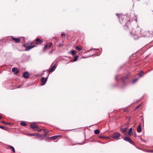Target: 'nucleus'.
Wrapping results in <instances>:
<instances>
[{"mask_svg": "<svg viewBox=\"0 0 153 153\" xmlns=\"http://www.w3.org/2000/svg\"><path fill=\"white\" fill-rule=\"evenodd\" d=\"M11 39L17 43H19L20 42L21 39L19 38H16L13 37H12Z\"/></svg>", "mask_w": 153, "mask_h": 153, "instance_id": "f8f14e48", "label": "nucleus"}, {"mask_svg": "<svg viewBox=\"0 0 153 153\" xmlns=\"http://www.w3.org/2000/svg\"><path fill=\"white\" fill-rule=\"evenodd\" d=\"M20 124L24 126H27V124L24 122H22L20 123Z\"/></svg>", "mask_w": 153, "mask_h": 153, "instance_id": "bb28decb", "label": "nucleus"}, {"mask_svg": "<svg viewBox=\"0 0 153 153\" xmlns=\"http://www.w3.org/2000/svg\"><path fill=\"white\" fill-rule=\"evenodd\" d=\"M53 44L51 42L49 43H48L47 45H45L43 50H45L47 49L48 46H49V48H50L53 45Z\"/></svg>", "mask_w": 153, "mask_h": 153, "instance_id": "6e6552de", "label": "nucleus"}, {"mask_svg": "<svg viewBox=\"0 0 153 153\" xmlns=\"http://www.w3.org/2000/svg\"><path fill=\"white\" fill-rule=\"evenodd\" d=\"M48 48H49V46H48V48H47V49H48Z\"/></svg>", "mask_w": 153, "mask_h": 153, "instance_id": "79ce46f5", "label": "nucleus"}, {"mask_svg": "<svg viewBox=\"0 0 153 153\" xmlns=\"http://www.w3.org/2000/svg\"><path fill=\"white\" fill-rule=\"evenodd\" d=\"M35 45H33L30 46H27L26 47L25 50L26 51H28L29 50H30V49H32V48L35 47Z\"/></svg>", "mask_w": 153, "mask_h": 153, "instance_id": "ddd939ff", "label": "nucleus"}, {"mask_svg": "<svg viewBox=\"0 0 153 153\" xmlns=\"http://www.w3.org/2000/svg\"><path fill=\"white\" fill-rule=\"evenodd\" d=\"M71 53L73 55H74L76 54V52L75 50H72L71 51Z\"/></svg>", "mask_w": 153, "mask_h": 153, "instance_id": "b1692460", "label": "nucleus"}, {"mask_svg": "<svg viewBox=\"0 0 153 153\" xmlns=\"http://www.w3.org/2000/svg\"><path fill=\"white\" fill-rule=\"evenodd\" d=\"M130 33L131 35L132 36H137V39L138 37H139L138 36V34L137 33H136V31L134 29H132L131 30H130Z\"/></svg>", "mask_w": 153, "mask_h": 153, "instance_id": "f03ea898", "label": "nucleus"}, {"mask_svg": "<svg viewBox=\"0 0 153 153\" xmlns=\"http://www.w3.org/2000/svg\"><path fill=\"white\" fill-rule=\"evenodd\" d=\"M22 87V86L21 85H19L18 86V88H19Z\"/></svg>", "mask_w": 153, "mask_h": 153, "instance_id": "4c0bfd02", "label": "nucleus"}, {"mask_svg": "<svg viewBox=\"0 0 153 153\" xmlns=\"http://www.w3.org/2000/svg\"><path fill=\"white\" fill-rule=\"evenodd\" d=\"M38 128L37 129V131L38 132H39V131H42V129H39V130H38Z\"/></svg>", "mask_w": 153, "mask_h": 153, "instance_id": "c9c22d12", "label": "nucleus"}, {"mask_svg": "<svg viewBox=\"0 0 153 153\" xmlns=\"http://www.w3.org/2000/svg\"><path fill=\"white\" fill-rule=\"evenodd\" d=\"M33 42H34V44L36 45L41 44L42 43L43 41L41 40L39 38H37L34 40Z\"/></svg>", "mask_w": 153, "mask_h": 153, "instance_id": "7ed1b4c3", "label": "nucleus"}, {"mask_svg": "<svg viewBox=\"0 0 153 153\" xmlns=\"http://www.w3.org/2000/svg\"><path fill=\"white\" fill-rule=\"evenodd\" d=\"M59 136H58V135L55 136H53V137H49V139L50 140H52H52H55L56 138H57V137H59Z\"/></svg>", "mask_w": 153, "mask_h": 153, "instance_id": "f3484780", "label": "nucleus"}, {"mask_svg": "<svg viewBox=\"0 0 153 153\" xmlns=\"http://www.w3.org/2000/svg\"><path fill=\"white\" fill-rule=\"evenodd\" d=\"M33 43H34V42H31V43H30V44H31V45H32Z\"/></svg>", "mask_w": 153, "mask_h": 153, "instance_id": "ea45409f", "label": "nucleus"}, {"mask_svg": "<svg viewBox=\"0 0 153 153\" xmlns=\"http://www.w3.org/2000/svg\"><path fill=\"white\" fill-rule=\"evenodd\" d=\"M138 1H139V0H138Z\"/></svg>", "mask_w": 153, "mask_h": 153, "instance_id": "37998d69", "label": "nucleus"}, {"mask_svg": "<svg viewBox=\"0 0 153 153\" xmlns=\"http://www.w3.org/2000/svg\"><path fill=\"white\" fill-rule=\"evenodd\" d=\"M75 49L78 51H80L82 49V47H79L78 46H76L75 47Z\"/></svg>", "mask_w": 153, "mask_h": 153, "instance_id": "4be33fe9", "label": "nucleus"}, {"mask_svg": "<svg viewBox=\"0 0 153 153\" xmlns=\"http://www.w3.org/2000/svg\"><path fill=\"white\" fill-rule=\"evenodd\" d=\"M116 15L118 17L120 22L121 24L123 25L124 26L126 25L125 20H124V19L126 17V16L121 14H116Z\"/></svg>", "mask_w": 153, "mask_h": 153, "instance_id": "f257e3e1", "label": "nucleus"}, {"mask_svg": "<svg viewBox=\"0 0 153 153\" xmlns=\"http://www.w3.org/2000/svg\"><path fill=\"white\" fill-rule=\"evenodd\" d=\"M0 122L2 123H3L4 124L7 125H10V123H6L2 120L0 121Z\"/></svg>", "mask_w": 153, "mask_h": 153, "instance_id": "5701e85b", "label": "nucleus"}, {"mask_svg": "<svg viewBox=\"0 0 153 153\" xmlns=\"http://www.w3.org/2000/svg\"><path fill=\"white\" fill-rule=\"evenodd\" d=\"M137 131L139 133L141 132L142 131V128L140 125L138 126L137 129Z\"/></svg>", "mask_w": 153, "mask_h": 153, "instance_id": "dca6fc26", "label": "nucleus"}, {"mask_svg": "<svg viewBox=\"0 0 153 153\" xmlns=\"http://www.w3.org/2000/svg\"><path fill=\"white\" fill-rule=\"evenodd\" d=\"M132 128H131L129 129L128 131L127 132H126L125 135L126 136H127L129 135V136H130L131 134H132Z\"/></svg>", "mask_w": 153, "mask_h": 153, "instance_id": "9d476101", "label": "nucleus"}, {"mask_svg": "<svg viewBox=\"0 0 153 153\" xmlns=\"http://www.w3.org/2000/svg\"><path fill=\"white\" fill-rule=\"evenodd\" d=\"M99 137L100 138H102L103 139H107L108 138V137H106L103 136H100Z\"/></svg>", "mask_w": 153, "mask_h": 153, "instance_id": "c756f323", "label": "nucleus"}, {"mask_svg": "<svg viewBox=\"0 0 153 153\" xmlns=\"http://www.w3.org/2000/svg\"><path fill=\"white\" fill-rule=\"evenodd\" d=\"M93 49L92 48V49H91L90 50H89L88 51H90L91 50H93Z\"/></svg>", "mask_w": 153, "mask_h": 153, "instance_id": "58836bf2", "label": "nucleus"}, {"mask_svg": "<svg viewBox=\"0 0 153 153\" xmlns=\"http://www.w3.org/2000/svg\"><path fill=\"white\" fill-rule=\"evenodd\" d=\"M28 134L30 136H36V134H31V133H29Z\"/></svg>", "mask_w": 153, "mask_h": 153, "instance_id": "c85d7f7f", "label": "nucleus"}, {"mask_svg": "<svg viewBox=\"0 0 153 153\" xmlns=\"http://www.w3.org/2000/svg\"><path fill=\"white\" fill-rule=\"evenodd\" d=\"M0 128H1L3 129H4V130H7V127H4V126H0Z\"/></svg>", "mask_w": 153, "mask_h": 153, "instance_id": "cd10ccee", "label": "nucleus"}, {"mask_svg": "<svg viewBox=\"0 0 153 153\" xmlns=\"http://www.w3.org/2000/svg\"><path fill=\"white\" fill-rule=\"evenodd\" d=\"M140 106H137V107H136V109H138V108H139V107Z\"/></svg>", "mask_w": 153, "mask_h": 153, "instance_id": "e433bc0d", "label": "nucleus"}, {"mask_svg": "<svg viewBox=\"0 0 153 153\" xmlns=\"http://www.w3.org/2000/svg\"><path fill=\"white\" fill-rule=\"evenodd\" d=\"M47 80V78H45L44 77H42L41 79V85H45V84Z\"/></svg>", "mask_w": 153, "mask_h": 153, "instance_id": "39448f33", "label": "nucleus"}, {"mask_svg": "<svg viewBox=\"0 0 153 153\" xmlns=\"http://www.w3.org/2000/svg\"><path fill=\"white\" fill-rule=\"evenodd\" d=\"M30 127L35 131L37 130L38 127L37 125L35 123L31 124L30 125Z\"/></svg>", "mask_w": 153, "mask_h": 153, "instance_id": "20e7f679", "label": "nucleus"}, {"mask_svg": "<svg viewBox=\"0 0 153 153\" xmlns=\"http://www.w3.org/2000/svg\"><path fill=\"white\" fill-rule=\"evenodd\" d=\"M43 131L44 132H45L46 134H48V133H49V131L48 130L46 129H43Z\"/></svg>", "mask_w": 153, "mask_h": 153, "instance_id": "7c9ffc66", "label": "nucleus"}, {"mask_svg": "<svg viewBox=\"0 0 153 153\" xmlns=\"http://www.w3.org/2000/svg\"><path fill=\"white\" fill-rule=\"evenodd\" d=\"M36 137L39 138L41 139H43V138L45 137V136L43 135H41L39 134V133L36 134Z\"/></svg>", "mask_w": 153, "mask_h": 153, "instance_id": "2eb2a0df", "label": "nucleus"}, {"mask_svg": "<svg viewBox=\"0 0 153 153\" xmlns=\"http://www.w3.org/2000/svg\"><path fill=\"white\" fill-rule=\"evenodd\" d=\"M23 76L24 78H28L29 76V73L27 72H25L23 74Z\"/></svg>", "mask_w": 153, "mask_h": 153, "instance_id": "1a4fd4ad", "label": "nucleus"}, {"mask_svg": "<svg viewBox=\"0 0 153 153\" xmlns=\"http://www.w3.org/2000/svg\"><path fill=\"white\" fill-rule=\"evenodd\" d=\"M94 133L95 134H99L100 133V131L98 129H96L94 131Z\"/></svg>", "mask_w": 153, "mask_h": 153, "instance_id": "393cba45", "label": "nucleus"}, {"mask_svg": "<svg viewBox=\"0 0 153 153\" xmlns=\"http://www.w3.org/2000/svg\"><path fill=\"white\" fill-rule=\"evenodd\" d=\"M126 129L127 128H121L120 129V131L122 133H123V132H126Z\"/></svg>", "mask_w": 153, "mask_h": 153, "instance_id": "412c9836", "label": "nucleus"}, {"mask_svg": "<svg viewBox=\"0 0 153 153\" xmlns=\"http://www.w3.org/2000/svg\"><path fill=\"white\" fill-rule=\"evenodd\" d=\"M144 72H143L142 71H141L139 73V76L140 77H141L143 75V74H144Z\"/></svg>", "mask_w": 153, "mask_h": 153, "instance_id": "a878e982", "label": "nucleus"}, {"mask_svg": "<svg viewBox=\"0 0 153 153\" xmlns=\"http://www.w3.org/2000/svg\"><path fill=\"white\" fill-rule=\"evenodd\" d=\"M1 116L0 115V120H1Z\"/></svg>", "mask_w": 153, "mask_h": 153, "instance_id": "a19ab883", "label": "nucleus"}, {"mask_svg": "<svg viewBox=\"0 0 153 153\" xmlns=\"http://www.w3.org/2000/svg\"><path fill=\"white\" fill-rule=\"evenodd\" d=\"M61 36H65V33H63L61 34Z\"/></svg>", "mask_w": 153, "mask_h": 153, "instance_id": "72a5a7b5", "label": "nucleus"}, {"mask_svg": "<svg viewBox=\"0 0 153 153\" xmlns=\"http://www.w3.org/2000/svg\"><path fill=\"white\" fill-rule=\"evenodd\" d=\"M27 45V44H24L23 45V46L24 47H27L26 46V45Z\"/></svg>", "mask_w": 153, "mask_h": 153, "instance_id": "f704fd0d", "label": "nucleus"}, {"mask_svg": "<svg viewBox=\"0 0 153 153\" xmlns=\"http://www.w3.org/2000/svg\"><path fill=\"white\" fill-rule=\"evenodd\" d=\"M120 136V134L119 133H115L112 135V137L114 138H117Z\"/></svg>", "mask_w": 153, "mask_h": 153, "instance_id": "423d86ee", "label": "nucleus"}, {"mask_svg": "<svg viewBox=\"0 0 153 153\" xmlns=\"http://www.w3.org/2000/svg\"><path fill=\"white\" fill-rule=\"evenodd\" d=\"M56 66L55 65H54L51 67L50 68L49 70V73L53 72L55 69L56 68Z\"/></svg>", "mask_w": 153, "mask_h": 153, "instance_id": "9b49d317", "label": "nucleus"}, {"mask_svg": "<svg viewBox=\"0 0 153 153\" xmlns=\"http://www.w3.org/2000/svg\"><path fill=\"white\" fill-rule=\"evenodd\" d=\"M12 71L15 74H17L19 72L18 70L15 68H13L12 69Z\"/></svg>", "mask_w": 153, "mask_h": 153, "instance_id": "4468645a", "label": "nucleus"}, {"mask_svg": "<svg viewBox=\"0 0 153 153\" xmlns=\"http://www.w3.org/2000/svg\"><path fill=\"white\" fill-rule=\"evenodd\" d=\"M7 149H12V150H13V152H15V149L14 148L13 146H9L7 147Z\"/></svg>", "mask_w": 153, "mask_h": 153, "instance_id": "aec40b11", "label": "nucleus"}, {"mask_svg": "<svg viewBox=\"0 0 153 153\" xmlns=\"http://www.w3.org/2000/svg\"><path fill=\"white\" fill-rule=\"evenodd\" d=\"M138 79L137 78L134 79L132 81V83H134L135 82L138 80Z\"/></svg>", "mask_w": 153, "mask_h": 153, "instance_id": "473e14b6", "label": "nucleus"}, {"mask_svg": "<svg viewBox=\"0 0 153 153\" xmlns=\"http://www.w3.org/2000/svg\"><path fill=\"white\" fill-rule=\"evenodd\" d=\"M63 43H61L60 44H59L57 46L58 47L61 48L63 46Z\"/></svg>", "mask_w": 153, "mask_h": 153, "instance_id": "2f4dec72", "label": "nucleus"}, {"mask_svg": "<svg viewBox=\"0 0 153 153\" xmlns=\"http://www.w3.org/2000/svg\"><path fill=\"white\" fill-rule=\"evenodd\" d=\"M129 76H125V77H122L121 78V80L123 82H124L127 79H128V77Z\"/></svg>", "mask_w": 153, "mask_h": 153, "instance_id": "a211bd4d", "label": "nucleus"}, {"mask_svg": "<svg viewBox=\"0 0 153 153\" xmlns=\"http://www.w3.org/2000/svg\"><path fill=\"white\" fill-rule=\"evenodd\" d=\"M78 58H79V56H76L75 57L73 60H72L71 61L72 62H75L78 60Z\"/></svg>", "mask_w": 153, "mask_h": 153, "instance_id": "6ab92c4d", "label": "nucleus"}, {"mask_svg": "<svg viewBox=\"0 0 153 153\" xmlns=\"http://www.w3.org/2000/svg\"><path fill=\"white\" fill-rule=\"evenodd\" d=\"M123 139L124 140L129 142V143L131 144H133L134 143L133 141L131 140V138H128L127 137H126L124 138Z\"/></svg>", "mask_w": 153, "mask_h": 153, "instance_id": "0eeeda50", "label": "nucleus"}]
</instances>
